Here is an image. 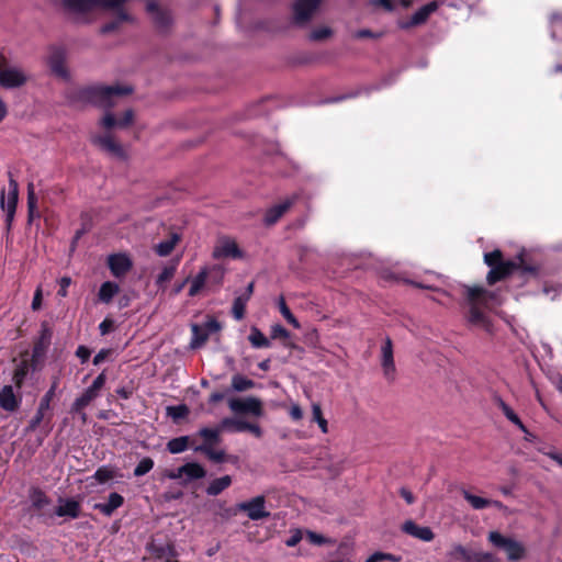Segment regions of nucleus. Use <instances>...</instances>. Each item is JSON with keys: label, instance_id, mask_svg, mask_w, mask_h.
Masks as SVG:
<instances>
[{"label": "nucleus", "instance_id": "obj_28", "mask_svg": "<svg viewBox=\"0 0 562 562\" xmlns=\"http://www.w3.org/2000/svg\"><path fill=\"white\" fill-rule=\"evenodd\" d=\"M54 514L58 517L78 518L80 516V503L69 498L63 505L56 507Z\"/></svg>", "mask_w": 562, "mask_h": 562}, {"label": "nucleus", "instance_id": "obj_59", "mask_svg": "<svg viewBox=\"0 0 562 562\" xmlns=\"http://www.w3.org/2000/svg\"><path fill=\"white\" fill-rule=\"evenodd\" d=\"M76 356L80 359L81 363H86L91 356V350L87 346L80 345L76 350Z\"/></svg>", "mask_w": 562, "mask_h": 562}, {"label": "nucleus", "instance_id": "obj_14", "mask_svg": "<svg viewBox=\"0 0 562 562\" xmlns=\"http://www.w3.org/2000/svg\"><path fill=\"white\" fill-rule=\"evenodd\" d=\"M147 12L151 15L155 26L160 32H167L171 25L172 19L168 10L161 9L156 1H148Z\"/></svg>", "mask_w": 562, "mask_h": 562}, {"label": "nucleus", "instance_id": "obj_43", "mask_svg": "<svg viewBox=\"0 0 562 562\" xmlns=\"http://www.w3.org/2000/svg\"><path fill=\"white\" fill-rule=\"evenodd\" d=\"M475 551L469 550L463 546H457L450 553L451 558L458 562H472Z\"/></svg>", "mask_w": 562, "mask_h": 562}, {"label": "nucleus", "instance_id": "obj_8", "mask_svg": "<svg viewBox=\"0 0 562 562\" xmlns=\"http://www.w3.org/2000/svg\"><path fill=\"white\" fill-rule=\"evenodd\" d=\"M237 510L245 513L250 520H261L270 517V512L266 509V497L263 495L237 504Z\"/></svg>", "mask_w": 562, "mask_h": 562}, {"label": "nucleus", "instance_id": "obj_50", "mask_svg": "<svg viewBox=\"0 0 562 562\" xmlns=\"http://www.w3.org/2000/svg\"><path fill=\"white\" fill-rule=\"evenodd\" d=\"M176 270H177V263H171V265L166 266L161 270V272L158 274V277L156 279V284L158 286H161L164 283L170 281L173 278Z\"/></svg>", "mask_w": 562, "mask_h": 562}, {"label": "nucleus", "instance_id": "obj_44", "mask_svg": "<svg viewBox=\"0 0 562 562\" xmlns=\"http://www.w3.org/2000/svg\"><path fill=\"white\" fill-rule=\"evenodd\" d=\"M312 419L317 423L323 434L328 432V423L323 416L322 407L318 403L312 404Z\"/></svg>", "mask_w": 562, "mask_h": 562}, {"label": "nucleus", "instance_id": "obj_23", "mask_svg": "<svg viewBox=\"0 0 562 562\" xmlns=\"http://www.w3.org/2000/svg\"><path fill=\"white\" fill-rule=\"evenodd\" d=\"M123 504H124V497L116 492H112V493H110L106 503H97V504H94L93 508L95 510H99L104 516L110 517Z\"/></svg>", "mask_w": 562, "mask_h": 562}, {"label": "nucleus", "instance_id": "obj_41", "mask_svg": "<svg viewBox=\"0 0 562 562\" xmlns=\"http://www.w3.org/2000/svg\"><path fill=\"white\" fill-rule=\"evenodd\" d=\"M255 387V382L241 374L232 378V389L236 392H244Z\"/></svg>", "mask_w": 562, "mask_h": 562}, {"label": "nucleus", "instance_id": "obj_42", "mask_svg": "<svg viewBox=\"0 0 562 562\" xmlns=\"http://www.w3.org/2000/svg\"><path fill=\"white\" fill-rule=\"evenodd\" d=\"M248 301L249 300L243 295L235 297L232 306V315L236 321H241L245 317Z\"/></svg>", "mask_w": 562, "mask_h": 562}, {"label": "nucleus", "instance_id": "obj_64", "mask_svg": "<svg viewBox=\"0 0 562 562\" xmlns=\"http://www.w3.org/2000/svg\"><path fill=\"white\" fill-rule=\"evenodd\" d=\"M302 540V531L296 529L292 532V535L285 540V544L288 547H295Z\"/></svg>", "mask_w": 562, "mask_h": 562}, {"label": "nucleus", "instance_id": "obj_16", "mask_svg": "<svg viewBox=\"0 0 562 562\" xmlns=\"http://www.w3.org/2000/svg\"><path fill=\"white\" fill-rule=\"evenodd\" d=\"M27 81L23 71L16 68H0V87L4 89L20 88Z\"/></svg>", "mask_w": 562, "mask_h": 562}, {"label": "nucleus", "instance_id": "obj_49", "mask_svg": "<svg viewBox=\"0 0 562 562\" xmlns=\"http://www.w3.org/2000/svg\"><path fill=\"white\" fill-rule=\"evenodd\" d=\"M245 422L246 420L225 417L221 420L220 424H221V428H223V430L228 429V430L241 432V431H244L243 425H245Z\"/></svg>", "mask_w": 562, "mask_h": 562}, {"label": "nucleus", "instance_id": "obj_29", "mask_svg": "<svg viewBox=\"0 0 562 562\" xmlns=\"http://www.w3.org/2000/svg\"><path fill=\"white\" fill-rule=\"evenodd\" d=\"M206 272L207 286H215L218 289L224 281L225 270L220 265L203 267Z\"/></svg>", "mask_w": 562, "mask_h": 562}, {"label": "nucleus", "instance_id": "obj_9", "mask_svg": "<svg viewBox=\"0 0 562 562\" xmlns=\"http://www.w3.org/2000/svg\"><path fill=\"white\" fill-rule=\"evenodd\" d=\"M228 406L235 414H249L256 417H260L263 414L262 402L254 396L231 398Z\"/></svg>", "mask_w": 562, "mask_h": 562}, {"label": "nucleus", "instance_id": "obj_24", "mask_svg": "<svg viewBox=\"0 0 562 562\" xmlns=\"http://www.w3.org/2000/svg\"><path fill=\"white\" fill-rule=\"evenodd\" d=\"M438 9L436 1H430L419 8L411 18L409 22L404 27L416 26L425 23L429 15Z\"/></svg>", "mask_w": 562, "mask_h": 562}, {"label": "nucleus", "instance_id": "obj_15", "mask_svg": "<svg viewBox=\"0 0 562 562\" xmlns=\"http://www.w3.org/2000/svg\"><path fill=\"white\" fill-rule=\"evenodd\" d=\"M31 510L38 518L52 517L53 515L47 513L45 508L50 505V498L38 487H33L30 492Z\"/></svg>", "mask_w": 562, "mask_h": 562}, {"label": "nucleus", "instance_id": "obj_56", "mask_svg": "<svg viewBox=\"0 0 562 562\" xmlns=\"http://www.w3.org/2000/svg\"><path fill=\"white\" fill-rule=\"evenodd\" d=\"M290 337V331L284 328L282 325L277 324L271 327V338L272 339H288Z\"/></svg>", "mask_w": 562, "mask_h": 562}, {"label": "nucleus", "instance_id": "obj_40", "mask_svg": "<svg viewBox=\"0 0 562 562\" xmlns=\"http://www.w3.org/2000/svg\"><path fill=\"white\" fill-rule=\"evenodd\" d=\"M209 331L206 329H203V327L193 324L192 325V340H191V347L192 348H199L202 345L206 342L209 339Z\"/></svg>", "mask_w": 562, "mask_h": 562}, {"label": "nucleus", "instance_id": "obj_57", "mask_svg": "<svg viewBox=\"0 0 562 562\" xmlns=\"http://www.w3.org/2000/svg\"><path fill=\"white\" fill-rule=\"evenodd\" d=\"M46 411H41V408H37L35 415L32 417V419L29 423L27 430L34 431L43 422L45 417Z\"/></svg>", "mask_w": 562, "mask_h": 562}, {"label": "nucleus", "instance_id": "obj_52", "mask_svg": "<svg viewBox=\"0 0 562 562\" xmlns=\"http://www.w3.org/2000/svg\"><path fill=\"white\" fill-rule=\"evenodd\" d=\"M154 468V460L149 457L143 458L134 469L135 476H143Z\"/></svg>", "mask_w": 562, "mask_h": 562}, {"label": "nucleus", "instance_id": "obj_5", "mask_svg": "<svg viewBox=\"0 0 562 562\" xmlns=\"http://www.w3.org/2000/svg\"><path fill=\"white\" fill-rule=\"evenodd\" d=\"M9 176V192H8V201L5 202V191L2 189L0 194V203L3 211H5V231L7 234L11 232L13 218L16 211L18 199H19V184L13 179L11 171L8 172Z\"/></svg>", "mask_w": 562, "mask_h": 562}, {"label": "nucleus", "instance_id": "obj_27", "mask_svg": "<svg viewBox=\"0 0 562 562\" xmlns=\"http://www.w3.org/2000/svg\"><path fill=\"white\" fill-rule=\"evenodd\" d=\"M19 404L20 401L14 395L12 386H3V389L0 391V406L8 412H14L18 409Z\"/></svg>", "mask_w": 562, "mask_h": 562}, {"label": "nucleus", "instance_id": "obj_35", "mask_svg": "<svg viewBox=\"0 0 562 562\" xmlns=\"http://www.w3.org/2000/svg\"><path fill=\"white\" fill-rule=\"evenodd\" d=\"M41 213L37 210V196L34 191L33 183L27 184V220L32 222L35 218H40Z\"/></svg>", "mask_w": 562, "mask_h": 562}, {"label": "nucleus", "instance_id": "obj_18", "mask_svg": "<svg viewBox=\"0 0 562 562\" xmlns=\"http://www.w3.org/2000/svg\"><path fill=\"white\" fill-rule=\"evenodd\" d=\"M401 529L404 533L424 542H430L435 539V533L430 527L419 526L411 519L406 520Z\"/></svg>", "mask_w": 562, "mask_h": 562}, {"label": "nucleus", "instance_id": "obj_17", "mask_svg": "<svg viewBox=\"0 0 562 562\" xmlns=\"http://www.w3.org/2000/svg\"><path fill=\"white\" fill-rule=\"evenodd\" d=\"M297 200L296 195L285 199L282 203L276 204L269 207L263 217V222L267 226L274 225L295 203Z\"/></svg>", "mask_w": 562, "mask_h": 562}, {"label": "nucleus", "instance_id": "obj_62", "mask_svg": "<svg viewBox=\"0 0 562 562\" xmlns=\"http://www.w3.org/2000/svg\"><path fill=\"white\" fill-rule=\"evenodd\" d=\"M306 537L312 544L322 546L326 543V538L314 531H307Z\"/></svg>", "mask_w": 562, "mask_h": 562}, {"label": "nucleus", "instance_id": "obj_13", "mask_svg": "<svg viewBox=\"0 0 562 562\" xmlns=\"http://www.w3.org/2000/svg\"><path fill=\"white\" fill-rule=\"evenodd\" d=\"M381 366L383 370L384 378L389 382H393L395 380V363L393 356V342L390 337H386L382 348H381Z\"/></svg>", "mask_w": 562, "mask_h": 562}, {"label": "nucleus", "instance_id": "obj_32", "mask_svg": "<svg viewBox=\"0 0 562 562\" xmlns=\"http://www.w3.org/2000/svg\"><path fill=\"white\" fill-rule=\"evenodd\" d=\"M222 431L223 428H221V424H218L216 428H201L198 434L204 440L202 445H210V447L212 448L220 443Z\"/></svg>", "mask_w": 562, "mask_h": 562}, {"label": "nucleus", "instance_id": "obj_21", "mask_svg": "<svg viewBox=\"0 0 562 562\" xmlns=\"http://www.w3.org/2000/svg\"><path fill=\"white\" fill-rule=\"evenodd\" d=\"M31 370H35L33 368L32 358H29V351H24L21 353V360L16 364L12 376V381L16 387H22Z\"/></svg>", "mask_w": 562, "mask_h": 562}, {"label": "nucleus", "instance_id": "obj_26", "mask_svg": "<svg viewBox=\"0 0 562 562\" xmlns=\"http://www.w3.org/2000/svg\"><path fill=\"white\" fill-rule=\"evenodd\" d=\"M180 471L184 473L183 484L205 477L206 470L196 462H188L180 467Z\"/></svg>", "mask_w": 562, "mask_h": 562}, {"label": "nucleus", "instance_id": "obj_51", "mask_svg": "<svg viewBox=\"0 0 562 562\" xmlns=\"http://www.w3.org/2000/svg\"><path fill=\"white\" fill-rule=\"evenodd\" d=\"M279 310H280V313L282 314V316L291 325H293V327L300 328V323L297 322V319L295 318V316L293 315V313L291 312V310L289 308V306L286 305V303L282 296L279 300Z\"/></svg>", "mask_w": 562, "mask_h": 562}, {"label": "nucleus", "instance_id": "obj_47", "mask_svg": "<svg viewBox=\"0 0 562 562\" xmlns=\"http://www.w3.org/2000/svg\"><path fill=\"white\" fill-rule=\"evenodd\" d=\"M153 554L158 559H166V562H169L171 558L176 555L175 549L172 546H153L151 547Z\"/></svg>", "mask_w": 562, "mask_h": 562}, {"label": "nucleus", "instance_id": "obj_12", "mask_svg": "<svg viewBox=\"0 0 562 562\" xmlns=\"http://www.w3.org/2000/svg\"><path fill=\"white\" fill-rule=\"evenodd\" d=\"M321 2L322 0H296L293 5L294 22L299 25L307 23Z\"/></svg>", "mask_w": 562, "mask_h": 562}, {"label": "nucleus", "instance_id": "obj_20", "mask_svg": "<svg viewBox=\"0 0 562 562\" xmlns=\"http://www.w3.org/2000/svg\"><path fill=\"white\" fill-rule=\"evenodd\" d=\"M243 257V251L238 247L237 243L233 239H223L213 250V258H234L239 259Z\"/></svg>", "mask_w": 562, "mask_h": 562}, {"label": "nucleus", "instance_id": "obj_2", "mask_svg": "<svg viewBox=\"0 0 562 562\" xmlns=\"http://www.w3.org/2000/svg\"><path fill=\"white\" fill-rule=\"evenodd\" d=\"M133 89L127 86H87L71 88L66 98L71 104H93L100 108H112L114 98L127 95Z\"/></svg>", "mask_w": 562, "mask_h": 562}, {"label": "nucleus", "instance_id": "obj_30", "mask_svg": "<svg viewBox=\"0 0 562 562\" xmlns=\"http://www.w3.org/2000/svg\"><path fill=\"white\" fill-rule=\"evenodd\" d=\"M495 403L509 422L516 425L522 432L529 434L527 427L524 425L519 416L507 403H505L501 397H496Z\"/></svg>", "mask_w": 562, "mask_h": 562}, {"label": "nucleus", "instance_id": "obj_61", "mask_svg": "<svg viewBox=\"0 0 562 562\" xmlns=\"http://www.w3.org/2000/svg\"><path fill=\"white\" fill-rule=\"evenodd\" d=\"M133 119H134V113H133V111H132V110H126V111L123 113L122 117L117 120V121H119L117 126H120V127H126V126H128V125H131V124H132Z\"/></svg>", "mask_w": 562, "mask_h": 562}, {"label": "nucleus", "instance_id": "obj_58", "mask_svg": "<svg viewBox=\"0 0 562 562\" xmlns=\"http://www.w3.org/2000/svg\"><path fill=\"white\" fill-rule=\"evenodd\" d=\"M71 284L70 277H63L59 280V289L57 291V295L60 297H66L68 294V288Z\"/></svg>", "mask_w": 562, "mask_h": 562}, {"label": "nucleus", "instance_id": "obj_4", "mask_svg": "<svg viewBox=\"0 0 562 562\" xmlns=\"http://www.w3.org/2000/svg\"><path fill=\"white\" fill-rule=\"evenodd\" d=\"M487 540L494 548L503 550L510 562L520 561L526 555V548L521 542L512 537L504 536L499 531H490Z\"/></svg>", "mask_w": 562, "mask_h": 562}, {"label": "nucleus", "instance_id": "obj_46", "mask_svg": "<svg viewBox=\"0 0 562 562\" xmlns=\"http://www.w3.org/2000/svg\"><path fill=\"white\" fill-rule=\"evenodd\" d=\"M115 470L109 465H102L94 472L93 477L101 484L106 483L115 476Z\"/></svg>", "mask_w": 562, "mask_h": 562}, {"label": "nucleus", "instance_id": "obj_63", "mask_svg": "<svg viewBox=\"0 0 562 562\" xmlns=\"http://www.w3.org/2000/svg\"><path fill=\"white\" fill-rule=\"evenodd\" d=\"M42 301H43V292H42V288L38 286L34 292V296L32 300V310L33 311L40 310L42 307Z\"/></svg>", "mask_w": 562, "mask_h": 562}, {"label": "nucleus", "instance_id": "obj_60", "mask_svg": "<svg viewBox=\"0 0 562 562\" xmlns=\"http://www.w3.org/2000/svg\"><path fill=\"white\" fill-rule=\"evenodd\" d=\"M114 329V321L111 318L103 319L99 325V330L102 336L108 335Z\"/></svg>", "mask_w": 562, "mask_h": 562}, {"label": "nucleus", "instance_id": "obj_7", "mask_svg": "<svg viewBox=\"0 0 562 562\" xmlns=\"http://www.w3.org/2000/svg\"><path fill=\"white\" fill-rule=\"evenodd\" d=\"M53 338V328L49 323L44 321L41 323V330L38 337L35 339L32 350L33 368L36 369L37 364L43 361Z\"/></svg>", "mask_w": 562, "mask_h": 562}, {"label": "nucleus", "instance_id": "obj_19", "mask_svg": "<svg viewBox=\"0 0 562 562\" xmlns=\"http://www.w3.org/2000/svg\"><path fill=\"white\" fill-rule=\"evenodd\" d=\"M92 143L110 155L124 159L125 151L121 144L114 140L111 135H97L92 137Z\"/></svg>", "mask_w": 562, "mask_h": 562}, {"label": "nucleus", "instance_id": "obj_25", "mask_svg": "<svg viewBox=\"0 0 562 562\" xmlns=\"http://www.w3.org/2000/svg\"><path fill=\"white\" fill-rule=\"evenodd\" d=\"M99 396L98 393L93 392L91 389H86L85 392L75 400V402L71 405L70 413L72 414H80L82 415V419L86 420V413L82 411L97 397Z\"/></svg>", "mask_w": 562, "mask_h": 562}, {"label": "nucleus", "instance_id": "obj_34", "mask_svg": "<svg viewBox=\"0 0 562 562\" xmlns=\"http://www.w3.org/2000/svg\"><path fill=\"white\" fill-rule=\"evenodd\" d=\"M180 240V235L177 233H172L170 237L166 240L160 241L156 245L155 251L157 255L161 257L169 256L175 249L176 245Z\"/></svg>", "mask_w": 562, "mask_h": 562}, {"label": "nucleus", "instance_id": "obj_22", "mask_svg": "<svg viewBox=\"0 0 562 562\" xmlns=\"http://www.w3.org/2000/svg\"><path fill=\"white\" fill-rule=\"evenodd\" d=\"M106 10H115V18L103 24L100 29L102 34H109L115 32L124 22H132L133 18L123 9V5L120 8H108Z\"/></svg>", "mask_w": 562, "mask_h": 562}, {"label": "nucleus", "instance_id": "obj_38", "mask_svg": "<svg viewBox=\"0 0 562 562\" xmlns=\"http://www.w3.org/2000/svg\"><path fill=\"white\" fill-rule=\"evenodd\" d=\"M248 340L254 348H269L271 346L270 340L262 334L257 327H251Z\"/></svg>", "mask_w": 562, "mask_h": 562}, {"label": "nucleus", "instance_id": "obj_31", "mask_svg": "<svg viewBox=\"0 0 562 562\" xmlns=\"http://www.w3.org/2000/svg\"><path fill=\"white\" fill-rule=\"evenodd\" d=\"M232 482H233V480H232L231 475L221 476V477L215 479L212 482H210L205 492L209 496H217L223 491L228 488L232 485Z\"/></svg>", "mask_w": 562, "mask_h": 562}, {"label": "nucleus", "instance_id": "obj_45", "mask_svg": "<svg viewBox=\"0 0 562 562\" xmlns=\"http://www.w3.org/2000/svg\"><path fill=\"white\" fill-rule=\"evenodd\" d=\"M462 495H463L464 499L467 502H469L470 505L474 509H484L486 507H490V499H487V498H483L481 496L473 495L469 491H465V490L462 492Z\"/></svg>", "mask_w": 562, "mask_h": 562}, {"label": "nucleus", "instance_id": "obj_1", "mask_svg": "<svg viewBox=\"0 0 562 562\" xmlns=\"http://www.w3.org/2000/svg\"><path fill=\"white\" fill-rule=\"evenodd\" d=\"M484 263L490 267L486 276L488 285H494L499 281L506 280L513 276L517 280V285L522 286L531 280L539 277L540 267L529 263L525 260L524 254H519L515 260H505L502 250L494 249L484 254Z\"/></svg>", "mask_w": 562, "mask_h": 562}, {"label": "nucleus", "instance_id": "obj_37", "mask_svg": "<svg viewBox=\"0 0 562 562\" xmlns=\"http://www.w3.org/2000/svg\"><path fill=\"white\" fill-rule=\"evenodd\" d=\"M190 446V437L189 436H180L170 439L167 442V450L172 454H178L186 451Z\"/></svg>", "mask_w": 562, "mask_h": 562}, {"label": "nucleus", "instance_id": "obj_48", "mask_svg": "<svg viewBox=\"0 0 562 562\" xmlns=\"http://www.w3.org/2000/svg\"><path fill=\"white\" fill-rule=\"evenodd\" d=\"M190 411L186 404L167 407V415L173 420L183 419L189 415Z\"/></svg>", "mask_w": 562, "mask_h": 562}, {"label": "nucleus", "instance_id": "obj_36", "mask_svg": "<svg viewBox=\"0 0 562 562\" xmlns=\"http://www.w3.org/2000/svg\"><path fill=\"white\" fill-rule=\"evenodd\" d=\"M207 285L206 272L202 268L199 273L192 279L191 286L188 295L194 297Z\"/></svg>", "mask_w": 562, "mask_h": 562}, {"label": "nucleus", "instance_id": "obj_6", "mask_svg": "<svg viewBox=\"0 0 562 562\" xmlns=\"http://www.w3.org/2000/svg\"><path fill=\"white\" fill-rule=\"evenodd\" d=\"M123 0H63V5L76 13H88L95 9L120 8Z\"/></svg>", "mask_w": 562, "mask_h": 562}, {"label": "nucleus", "instance_id": "obj_39", "mask_svg": "<svg viewBox=\"0 0 562 562\" xmlns=\"http://www.w3.org/2000/svg\"><path fill=\"white\" fill-rule=\"evenodd\" d=\"M196 452L205 454L211 461L222 463L225 461V452L223 450H214L210 445H200L194 448Z\"/></svg>", "mask_w": 562, "mask_h": 562}, {"label": "nucleus", "instance_id": "obj_53", "mask_svg": "<svg viewBox=\"0 0 562 562\" xmlns=\"http://www.w3.org/2000/svg\"><path fill=\"white\" fill-rule=\"evenodd\" d=\"M57 387V382H54L53 385L49 387V390L44 394V396L41 398L38 408L41 411H48L50 408V402L53 401L55 396V391Z\"/></svg>", "mask_w": 562, "mask_h": 562}, {"label": "nucleus", "instance_id": "obj_3", "mask_svg": "<svg viewBox=\"0 0 562 562\" xmlns=\"http://www.w3.org/2000/svg\"><path fill=\"white\" fill-rule=\"evenodd\" d=\"M464 296L470 304L468 319L473 325H480L485 322V315L481 311L480 305L486 306L487 303L496 297L494 292H491L483 286L464 285Z\"/></svg>", "mask_w": 562, "mask_h": 562}, {"label": "nucleus", "instance_id": "obj_54", "mask_svg": "<svg viewBox=\"0 0 562 562\" xmlns=\"http://www.w3.org/2000/svg\"><path fill=\"white\" fill-rule=\"evenodd\" d=\"M333 34L331 29L327 26L315 29L310 34V40L314 42H321L328 37H330Z\"/></svg>", "mask_w": 562, "mask_h": 562}, {"label": "nucleus", "instance_id": "obj_55", "mask_svg": "<svg viewBox=\"0 0 562 562\" xmlns=\"http://www.w3.org/2000/svg\"><path fill=\"white\" fill-rule=\"evenodd\" d=\"M472 562H502L499 558L491 552L475 551Z\"/></svg>", "mask_w": 562, "mask_h": 562}, {"label": "nucleus", "instance_id": "obj_10", "mask_svg": "<svg viewBox=\"0 0 562 562\" xmlns=\"http://www.w3.org/2000/svg\"><path fill=\"white\" fill-rule=\"evenodd\" d=\"M47 64L54 75L64 79L68 78L69 72L66 67V49L63 46H49Z\"/></svg>", "mask_w": 562, "mask_h": 562}, {"label": "nucleus", "instance_id": "obj_33", "mask_svg": "<svg viewBox=\"0 0 562 562\" xmlns=\"http://www.w3.org/2000/svg\"><path fill=\"white\" fill-rule=\"evenodd\" d=\"M119 292L120 286L117 283L112 281H105L101 284L98 296L102 303L108 304L113 300L114 295H116Z\"/></svg>", "mask_w": 562, "mask_h": 562}, {"label": "nucleus", "instance_id": "obj_11", "mask_svg": "<svg viewBox=\"0 0 562 562\" xmlns=\"http://www.w3.org/2000/svg\"><path fill=\"white\" fill-rule=\"evenodd\" d=\"M106 263L112 276L117 279L124 278L133 268V261L124 252L110 255Z\"/></svg>", "mask_w": 562, "mask_h": 562}]
</instances>
